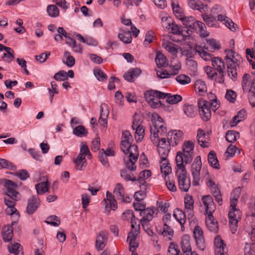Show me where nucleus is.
<instances>
[{
  "instance_id": "nucleus-41",
  "label": "nucleus",
  "mask_w": 255,
  "mask_h": 255,
  "mask_svg": "<svg viewBox=\"0 0 255 255\" xmlns=\"http://www.w3.org/2000/svg\"><path fill=\"white\" fill-rule=\"evenodd\" d=\"M48 182H40L35 185V189L38 194H42L48 191Z\"/></svg>"
},
{
  "instance_id": "nucleus-46",
  "label": "nucleus",
  "mask_w": 255,
  "mask_h": 255,
  "mask_svg": "<svg viewBox=\"0 0 255 255\" xmlns=\"http://www.w3.org/2000/svg\"><path fill=\"white\" fill-rule=\"evenodd\" d=\"M0 166L2 168L15 170L16 166L11 162L3 158H0Z\"/></svg>"
},
{
  "instance_id": "nucleus-13",
  "label": "nucleus",
  "mask_w": 255,
  "mask_h": 255,
  "mask_svg": "<svg viewBox=\"0 0 255 255\" xmlns=\"http://www.w3.org/2000/svg\"><path fill=\"white\" fill-rule=\"evenodd\" d=\"M193 234L197 247L200 250L204 251L206 246L203 237V232L201 228L198 226H196L194 230Z\"/></svg>"
},
{
  "instance_id": "nucleus-22",
  "label": "nucleus",
  "mask_w": 255,
  "mask_h": 255,
  "mask_svg": "<svg viewBox=\"0 0 255 255\" xmlns=\"http://www.w3.org/2000/svg\"><path fill=\"white\" fill-rule=\"evenodd\" d=\"M141 73V70L138 68L130 69L125 73L124 78L128 82H132L133 79L139 76Z\"/></svg>"
},
{
  "instance_id": "nucleus-8",
  "label": "nucleus",
  "mask_w": 255,
  "mask_h": 255,
  "mask_svg": "<svg viewBox=\"0 0 255 255\" xmlns=\"http://www.w3.org/2000/svg\"><path fill=\"white\" fill-rule=\"evenodd\" d=\"M177 170L176 174L178 178V184L180 189L183 192H187L190 187V180L188 178L186 170L180 169Z\"/></svg>"
},
{
  "instance_id": "nucleus-29",
  "label": "nucleus",
  "mask_w": 255,
  "mask_h": 255,
  "mask_svg": "<svg viewBox=\"0 0 255 255\" xmlns=\"http://www.w3.org/2000/svg\"><path fill=\"white\" fill-rule=\"evenodd\" d=\"M195 52H197L200 56L205 61H212V59L213 58L212 55L204 50L201 46L196 45Z\"/></svg>"
},
{
  "instance_id": "nucleus-7",
  "label": "nucleus",
  "mask_w": 255,
  "mask_h": 255,
  "mask_svg": "<svg viewBox=\"0 0 255 255\" xmlns=\"http://www.w3.org/2000/svg\"><path fill=\"white\" fill-rule=\"evenodd\" d=\"M199 113L201 119L205 122L208 121L211 117V110L209 102L200 98L198 101Z\"/></svg>"
},
{
  "instance_id": "nucleus-2",
  "label": "nucleus",
  "mask_w": 255,
  "mask_h": 255,
  "mask_svg": "<svg viewBox=\"0 0 255 255\" xmlns=\"http://www.w3.org/2000/svg\"><path fill=\"white\" fill-rule=\"evenodd\" d=\"M202 202L205 207L206 212L208 214L206 219V225L211 232L217 233L218 232V222L213 216V213L216 209V206L213 198L209 195L204 196L202 198Z\"/></svg>"
},
{
  "instance_id": "nucleus-17",
  "label": "nucleus",
  "mask_w": 255,
  "mask_h": 255,
  "mask_svg": "<svg viewBox=\"0 0 255 255\" xmlns=\"http://www.w3.org/2000/svg\"><path fill=\"white\" fill-rule=\"evenodd\" d=\"M169 142L172 146H176L182 140L183 132L180 130L170 131L166 135Z\"/></svg>"
},
{
  "instance_id": "nucleus-32",
  "label": "nucleus",
  "mask_w": 255,
  "mask_h": 255,
  "mask_svg": "<svg viewBox=\"0 0 255 255\" xmlns=\"http://www.w3.org/2000/svg\"><path fill=\"white\" fill-rule=\"evenodd\" d=\"M114 194L116 197L119 200L124 199L125 195L124 188L123 185L120 183H117L114 190Z\"/></svg>"
},
{
  "instance_id": "nucleus-24",
  "label": "nucleus",
  "mask_w": 255,
  "mask_h": 255,
  "mask_svg": "<svg viewBox=\"0 0 255 255\" xmlns=\"http://www.w3.org/2000/svg\"><path fill=\"white\" fill-rule=\"evenodd\" d=\"M184 204L186 212L190 215H192L194 208V200L193 197L186 194L184 197Z\"/></svg>"
},
{
  "instance_id": "nucleus-34",
  "label": "nucleus",
  "mask_w": 255,
  "mask_h": 255,
  "mask_svg": "<svg viewBox=\"0 0 255 255\" xmlns=\"http://www.w3.org/2000/svg\"><path fill=\"white\" fill-rule=\"evenodd\" d=\"M118 37L122 41L126 44L130 43L132 39L131 33L129 30L125 31L122 33H119Z\"/></svg>"
},
{
  "instance_id": "nucleus-10",
  "label": "nucleus",
  "mask_w": 255,
  "mask_h": 255,
  "mask_svg": "<svg viewBox=\"0 0 255 255\" xmlns=\"http://www.w3.org/2000/svg\"><path fill=\"white\" fill-rule=\"evenodd\" d=\"M194 154L178 151L176 156V162L178 169L186 170L185 165L190 163L193 158Z\"/></svg>"
},
{
  "instance_id": "nucleus-19",
  "label": "nucleus",
  "mask_w": 255,
  "mask_h": 255,
  "mask_svg": "<svg viewBox=\"0 0 255 255\" xmlns=\"http://www.w3.org/2000/svg\"><path fill=\"white\" fill-rule=\"evenodd\" d=\"M109 115L108 106L105 103H102L100 106V116L98 120L99 123L103 127H107V118Z\"/></svg>"
},
{
  "instance_id": "nucleus-27",
  "label": "nucleus",
  "mask_w": 255,
  "mask_h": 255,
  "mask_svg": "<svg viewBox=\"0 0 255 255\" xmlns=\"http://www.w3.org/2000/svg\"><path fill=\"white\" fill-rule=\"evenodd\" d=\"M208 160L210 165L213 168L220 169V164L215 151L213 150L210 151L208 154Z\"/></svg>"
},
{
  "instance_id": "nucleus-58",
  "label": "nucleus",
  "mask_w": 255,
  "mask_h": 255,
  "mask_svg": "<svg viewBox=\"0 0 255 255\" xmlns=\"http://www.w3.org/2000/svg\"><path fill=\"white\" fill-rule=\"evenodd\" d=\"M186 64L188 66V68L195 72L197 70V63L195 60L193 59H191L189 58H187L186 59Z\"/></svg>"
},
{
  "instance_id": "nucleus-35",
  "label": "nucleus",
  "mask_w": 255,
  "mask_h": 255,
  "mask_svg": "<svg viewBox=\"0 0 255 255\" xmlns=\"http://www.w3.org/2000/svg\"><path fill=\"white\" fill-rule=\"evenodd\" d=\"M173 216L181 225H183L185 224L186 215L182 210L177 209L176 211L174 212Z\"/></svg>"
},
{
  "instance_id": "nucleus-54",
  "label": "nucleus",
  "mask_w": 255,
  "mask_h": 255,
  "mask_svg": "<svg viewBox=\"0 0 255 255\" xmlns=\"http://www.w3.org/2000/svg\"><path fill=\"white\" fill-rule=\"evenodd\" d=\"M176 81L181 85H186L190 83L191 79L189 77L184 74H181L176 78Z\"/></svg>"
},
{
  "instance_id": "nucleus-28",
  "label": "nucleus",
  "mask_w": 255,
  "mask_h": 255,
  "mask_svg": "<svg viewBox=\"0 0 255 255\" xmlns=\"http://www.w3.org/2000/svg\"><path fill=\"white\" fill-rule=\"evenodd\" d=\"M7 248L10 254H13L14 255H23L22 248L19 243L10 244Z\"/></svg>"
},
{
  "instance_id": "nucleus-43",
  "label": "nucleus",
  "mask_w": 255,
  "mask_h": 255,
  "mask_svg": "<svg viewBox=\"0 0 255 255\" xmlns=\"http://www.w3.org/2000/svg\"><path fill=\"white\" fill-rule=\"evenodd\" d=\"M189 6L193 9L198 10L200 11L203 9V4L199 0H190L188 2Z\"/></svg>"
},
{
  "instance_id": "nucleus-50",
  "label": "nucleus",
  "mask_w": 255,
  "mask_h": 255,
  "mask_svg": "<svg viewBox=\"0 0 255 255\" xmlns=\"http://www.w3.org/2000/svg\"><path fill=\"white\" fill-rule=\"evenodd\" d=\"M99 158L102 164L106 167L109 168L110 164L108 162V158L105 155V150L104 149H101L99 153Z\"/></svg>"
},
{
  "instance_id": "nucleus-53",
  "label": "nucleus",
  "mask_w": 255,
  "mask_h": 255,
  "mask_svg": "<svg viewBox=\"0 0 255 255\" xmlns=\"http://www.w3.org/2000/svg\"><path fill=\"white\" fill-rule=\"evenodd\" d=\"M228 216L229 219L239 220L241 218L242 214L240 210L236 208L230 209Z\"/></svg>"
},
{
  "instance_id": "nucleus-26",
  "label": "nucleus",
  "mask_w": 255,
  "mask_h": 255,
  "mask_svg": "<svg viewBox=\"0 0 255 255\" xmlns=\"http://www.w3.org/2000/svg\"><path fill=\"white\" fill-rule=\"evenodd\" d=\"M195 90L200 95H203L207 92V86L204 81L197 80L194 84Z\"/></svg>"
},
{
  "instance_id": "nucleus-6",
  "label": "nucleus",
  "mask_w": 255,
  "mask_h": 255,
  "mask_svg": "<svg viewBox=\"0 0 255 255\" xmlns=\"http://www.w3.org/2000/svg\"><path fill=\"white\" fill-rule=\"evenodd\" d=\"M202 167L201 157L197 156L191 165V172L193 178V185L197 186L199 184L200 179V171Z\"/></svg>"
},
{
  "instance_id": "nucleus-33",
  "label": "nucleus",
  "mask_w": 255,
  "mask_h": 255,
  "mask_svg": "<svg viewBox=\"0 0 255 255\" xmlns=\"http://www.w3.org/2000/svg\"><path fill=\"white\" fill-rule=\"evenodd\" d=\"M161 235L164 237H166L168 241H170L174 235V231L170 227L168 226L166 223H164L163 227V231L161 232Z\"/></svg>"
},
{
  "instance_id": "nucleus-39",
  "label": "nucleus",
  "mask_w": 255,
  "mask_h": 255,
  "mask_svg": "<svg viewBox=\"0 0 255 255\" xmlns=\"http://www.w3.org/2000/svg\"><path fill=\"white\" fill-rule=\"evenodd\" d=\"M73 133L77 136L82 137L86 136L88 132L83 126H78L73 129Z\"/></svg>"
},
{
  "instance_id": "nucleus-23",
  "label": "nucleus",
  "mask_w": 255,
  "mask_h": 255,
  "mask_svg": "<svg viewBox=\"0 0 255 255\" xmlns=\"http://www.w3.org/2000/svg\"><path fill=\"white\" fill-rule=\"evenodd\" d=\"M181 248L183 252L186 255H189L191 253V247L190 243V237L189 236L185 235L182 238L181 242Z\"/></svg>"
},
{
  "instance_id": "nucleus-64",
  "label": "nucleus",
  "mask_w": 255,
  "mask_h": 255,
  "mask_svg": "<svg viewBox=\"0 0 255 255\" xmlns=\"http://www.w3.org/2000/svg\"><path fill=\"white\" fill-rule=\"evenodd\" d=\"M145 196L146 192L140 190L135 192L133 197L136 201L139 202L143 200Z\"/></svg>"
},
{
  "instance_id": "nucleus-45",
  "label": "nucleus",
  "mask_w": 255,
  "mask_h": 255,
  "mask_svg": "<svg viewBox=\"0 0 255 255\" xmlns=\"http://www.w3.org/2000/svg\"><path fill=\"white\" fill-rule=\"evenodd\" d=\"M194 144L191 141H188L184 143L183 146V152L187 153L194 154Z\"/></svg>"
},
{
  "instance_id": "nucleus-51",
  "label": "nucleus",
  "mask_w": 255,
  "mask_h": 255,
  "mask_svg": "<svg viewBox=\"0 0 255 255\" xmlns=\"http://www.w3.org/2000/svg\"><path fill=\"white\" fill-rule=\"evenodd\" d=\"M51 89H48V92L50 96V102L52 103L54 97V94H58L59 93V90L58 89L57 85L55 81H52L51 82Z\"/></svg>"
},
{
  "instance_id": "nucleus-20",
  "label": "nucleus",
  "mask_w": 255,
  "mask_h": 255,
  "mask_svg": "<svg viewBox=\"0 0 255 255\" xmlns=\"http://www.w3.org/2000/svg\"><path fill=\"white\" fill-rule=\"evenodd\" d=\"M213 66L219 72L221 76L226 75L224 70L225 68V63L223 60L218 57H213L212 61Z\"/></svg>"
},
{
  "instance_id": "nucleus-47",
  "label": "nucleus",
  "mask_w": 255,
  "mask_h": 255,
  "mask_svg": "<svg viewBox=\"0 0 255 255\" xmlns=\"http://www.w3.org/2000/svg\"><path fill=\"white\" fill-rule=\"evenodd\" d=\"M47 220L45 221V223L51 226L57 227L60 224L59 218L55 215H51L47 218Z\"/></svg>"
},
{
  "instance_id": "nucleus-3",
  "label": "nucleus",
  "mask_w": 255,
  "mask_h": 255,
  "mask_svg": "<svg viewBox=\"0 0 255 255\" xmlns=\"http://www.w3.org/2000/svg\"><path fill=\"white\" fill-rule=\"evenodd\" d=\"M225 57L227 67V73L229 77L235 81L237 79V66H239L243 61L242 57L234 51L229 49L225 50Z\"/></svg>"
},
{
  "instance_id": "nucleus-11",
  "label": "nucleus",
  "mask_w": 255,
  "mask_h": 255,
  "mask_svg": "<svg viewBox=\"0 0 255 255\" xmlns=\"http://www.w3.org/2000/svg\"><path fill=\"white\" fill-rule=\"evenodd\" d=\"M158 213V208L151 207L145 208L142 212H140L141 216H143L140 220V223L143 229H145L147 223H149L154 217V214L157 215Z\"/></svg>"
},
{
  "instance_id": "nucleus-5",
  "label": "nucleus",
  "mask_w": 255,
  "mask_h": 255,
  "mask_svg": "<svg viewBox=\"0 0 255 255\" xmlns=\"http://www.w3.org/2000/svg\"><path fill=\"white\" fill-rule=\"evenodd\" d=\"M128 153H129V155L124 158L125 165L130 171H135L136 169L135 163L136 162L138 157L137 146L135 144H131L129 150L126 152V154Z\"/></svg>"
},
{
  "instance_id": "nucleus-30",
  "label": "nucleus",
  "mask_w": 255,
  "mask_h": 255,
  "mask_svg": "<svg viewBox=\"0 0 255 255\" xmlns=\"http://www.w3.org/2000/svg\"><path fill=\"white\" fill-rule=\"evenodd\" d=\"M248 100L250 104L255 107V79L252 80L249 90Z\"/></svg>"
},
{
  "instance_id": "nucleus-38",
  "label": "nucleus",
  "mask_w": 255,
  "mask_h": 255,
  "mask_svg": "<svg viewBox=\"0 0 255 255\" xmlns=\"http://www.w3.org/2000/svg\"><path fill=\"white\" fill-rule=\"evenodd\" d=\"M168 29H171V32L173 34L176 35H182L183 30H182V26L177 25L174 23H168L167 24Z\"/></svg>"
},
{
  "instance_id": "nucleus-21",
  "label": "nucleus",
  "mask_w": 255,
  "mask_h": 255,
  "mask_svg": "<svg viewBox=\"0 0 255 255\" xmlns=\"http://www.w3.org/2000/svg\"><path fill=\"white\" fill-rule=\"evenodd\" d=\"M197 139L198 143L202 147L206 148L209 147L208 138L205 131L201 128H199L197 130Z\"/></svg>"
},
{
  "instance_id": "nucleus-40",
  "label": "nucleus",
  "mask_w": 255,
  "mask_h": 255,
  "mask_svg": "<svg viewBox=\"0 0 255 255\" xmlns=\"http://www.w3.org/2000/svg\"><path fill=\"white\" fill-rule=\"evenodd\" d=\"M239 137V133L234 130H228L226 134V139L229 142H234Z\"/></svg>"
},
{
  "instance_id": "nucleus-16",
  "label": "nucleus",
  "mask_w": 255,
  "mask_h": 255,
  "mask_svg": "<svg viewBox=\"0 0 255 255\" xmlns=\"http://www.w3.org/2000/svg\"><path fill=\"white\" fill-rule=\"evenodd\" d=\"M17 223V221H12L11 225L4 226L2 229L1 236L3 241L5 243L10 242L13 236L12 226Z\"/></svg>"
},
{
  "instance_id": "nucleus-15",
  "label": "nucleus",
  "mask_w": 255,
  "mask_h": 255,
  "mask_svg": "<svg viewBox=\"0 0 255 255\" xmlns=\"http://www.w3.org/2000/svg\"><path fill=\"white\" fill-rule=\"evenodd\" d=\"M176 17L180 19L182 21L183 24L185 26L186 28H187L188 29L186 30V33L188 34H190L189 33V31H191V30H195L196 28V24L195 18L193 16L190 17H182L180 15H176Z\"/></svg>"
},
{
  "instance_id": "nucleus-31",
  "label": "nucleus",
  "mask_w": 255,
  "mask_h": 255,
  "mask_svg": "<svg viewBox=\"0 0 255 255\" xmlns=\"http://www.w3.org/2000/svg\"><path fill=\"white\" fill-rule=\"evenodd\" d=\"M184 113L189 118H194L197 114V109L195 106L187 105L184 107Z\"/></svg>"
},
{
  "instance_id": "nucleus-59",
  "label": "nucleus",
  "mask_w": 255,
  "mask_h": 255,
  "mask_svg": "<svg viewBox=\"0 0 255 255\" xmlns=\"http://www.w3.org/2000/svg\"><path fill=\"white\" fill-rule=\"evenodd\" d=\"M95 76L97 77V79L100 81H104L107 78V76L100 69H95L94 70Z\"/></svg>"
},
{
  "instance_id": "nucleus-62",
  "label": "nucleus",
  "mask_w": 255,
  "mask_h": 255,
  "mask_svg": "<svg viewBox=\"0 0 255 255\" xmlns=\"http://www.w3.org/2000/svg\"><path fill=\"white\" fill-rule=\"evenodd\" d=\"M203 20L205 21L207 24L209 26H213L216 21V18L213 16H210L207 14H202Z\"/></svg>"
},
{
  "instance_id": "nucleus-1",
  "label": "nucleus",
  "mask_w": 255,
  "mask_h": 255,
  "mask_svg": "<svg viewBox=\"0 0 255 255\" xmlns=\"http://www.w3.org/2000/svg\"><path fill=\"white\" fill-rule=\"evenodd\" d=\"M144 98L148 105L152 108H157L161 105L159 99H166V102L171 105L176 104L182 101V97L179 95H172L159 91L150 90L144 93Z\"/></svg>"
},
{
  "instance_id": "nucleus-37",
  "label": "nucleus",
  "mask_w": 255,
  "mask_h": 255,
  "mask_svg": "<svg viewBox=\"0 0 255 255\" xmlns=\"http://www.w3.org/2000/svg\"><path fill=\"white\" fill-rule=\"evenodd\" d=\"M155 61L158 67H164L167 64L165 56L160 52L157 53Z\"/></svg>"
},
{
  "instance_id": "nucleus-49",
  "label": "nucleus",
  "mask_w": 255,
  "mask_h": 255,
  "mask_svg": "<svg viewBox=\"0 0 255 255\" xmlns=\"http://www.w3.org/2000/svg\"><path fill=\"white\" fill-rule=\"evenodd\" d=\"M210 98H211L210 100L211 103L209 102L210 108H211L213 111L215 112L219 108L220 104L218 102L215 95L212 93H210Z\"/></svg>"
},
{
  "instance_id": "nucleus-25",
  "label": "nucleus",
  "mask_w": 255,
  "mask_h": 255,
  "mask_svg": "<svg viewBox=\"0 0 255 255\" xmlns=\"http://www.w3.org/2000/svg\"><path fill=\"white\" fill-rule=\"evenodd\" d=\"M76 169L79 170H84L87 165V160L81 154H79L76 158L74 160Z\"/></svg>"
},
{
  "instance_id": "nucleus-55",
  "label": "nucleus",
  "mask_w": 255,
  "mask_h": 255,
  "mask_svg": "<svg viewBox=\"0 0 255 255\" xmlns=\"http://www.w3.org/2000/svg\"><path fill=\"white\" fill-rule=\"evenodd\" d=\"M133 230H134V231H131L129 232L128 234V238H127V241H136V236L138 233V230L139 229V225H134V228H132Z\"/></svg>"
},
{
  "instance_id": "nucleus-9",
  "label": "nucleus",
  "mask_w": 255,
  "mask_h": 255,
  "mask_svg": "<svg viewBox=\"0 0 255 255\" xmlns=\"http://www.w3.org/2000/svg\"><path fill=\"white\" fill-rule=\"evenodd\" d=\"M4 187L6 190V195L9 198L15 201H17L20 199L19 193L16 191L17 185L15 183L9 179H5Z\"/></svg>"
},
{
  "instance_id": "nucleus-12",
  "label": "nucleus",
  "mask_w": 255,
  "mask_h": 255,
  "mask_svg": "<svg viewBox=\"0 0 255 255\" xmlns=\"http://www.w3.org/2000/svg\"><path fill=\"white\" fill-rule=\"evenodd\" d=\"M214 243L215 255H227L226 245L220 236L215 238Z\"/></svg>"
},
{
  "instance_id": "nucleus-52",
  "label": "nucleus",
  "mask_w": 255,
  "mask_h": 255,
  "mask_svg": "<svg viewBox=\"0 0 255 255\" xmlns=\"http://www.w3.org/2000/svg\"><path fill=\"white\" fill-rule=\"evenodd\" d=\"M228 216L229 219L239 220L241 218L242 214L240 210L236 208L230 209Z\"/></svg>"
},
{
  "instance_id": "nucleus-14",
  "label": "nucleus",
  "mask_w": 255,
  "mask_h": 255,
  "mask_svg": "<svg viewBox=\"0 0 255 255\" xmlns=\"http://www.w3.org/2000/svg\"><path fill=\"white\" fill-rule=\"evenodd\" d=\"M40 200L38 197L33 195L30 196L27 200L26 212L28 215H32L40 206Z\"/></svg>"
},
{
  "instance_id": "nucleus-48",
  "label": "nucleus",
  "mask_w": 255,
  "mask_h": 255,
  "mask_svg": "<svg viewBox=\"0 0 255 255\" xmlns=\"http://www.w3.org/2000/svg\"><path fill=\"white\" fill-rule=\"evenodd\" d=\"M103 202L106 204L105 212L108 215L110 214L111 210H115L117 208V204L116 200H115V202L114 201L109 202V206L108 205V203L105 199H104Z\"/></svg>"
},
{
  "instance_id": "nucleus-56",
  "label": "nucleus",
  "mask_w": 255,
  "mask_h": 255,
  "mask_svg": "<svg viewBox=\"0 0 255 255\" xmlns=\"http://www.w3.org/2000/svg\"><path fill=\"white\" fill-rule=\"evenodd\" d=\"M196 24L200 29V35L201 37H206L209 35V33L205 30L206 27L204 23L201 21H197L196 22Z\"/></svg>"
},
{
  "instance_id": "nucleus-57",
  "label": "nucleus",
  "mask_w": 255,
  "mask_h": 255,
  "mask_svg": "<svg viewBox=\"0 0 255 255\" xmlns=\"http://www.w3.org/2000/svg\"><path fill=\"white\" fill-rule=\"evenodd\" d=\"M53 78L56 81H65L68 79V76L66 72L60 70L55 74Z\"/></svg>"
},
{
  "instance_id": "nucleus-18",
  "label": "nucleus",
  "mask_w": 255,
  "mask_h": 255,
  "mask_svg": "<svg viewBox=\"0 0 255 255\" xmlns=\"http://www.w3.org/2000/svg\"><path fill=\"white\" fill-rule=\"evenodd\" d=\"M108 233L106 231L100 232L97 237L95 247L98 251H102L108 241Z\"/></svg>"
},
{
  "instance_id": "nucleus-44",
  "label": "nucleus",
  "mask_w": 255,
  "mask_h": 255,
  "mask_svg": "<svg viewBox=\"0 0 255 255\" xmlns=\"http://www.w3.org/2000/svg\"><path fill=\"white\" fill-rule=\"evenodd\" d=\"M170 150V148H168V146L166 148L162 147H159V148H158V152L162 162L167 160V157L168 155Z\"/></svg>"
},
{
  "instance_id": "nucleus-4",
  "label": "nucleus",
  "mask_w": 255,
  "mask_h": 255,
  "mask_svg": "<svg viewBox=\"0 0 255 255\" xmlns=\"http://www.w3.org/2000/svg\"><path fill=\"white\" fill-rule=\"evenodd\" d=\"M157 117V119L152 121V127H150V138L153 143L158 140L159 136H164L167 133L166 124L162 118L158 115Z\"/></svg>"
},
{
  "instance_id": "nucleus-63",
  "label": "nucleus",
  "mask_w": 255,
  "mask_h": 255,
  "mask_svg": "<svg viewBox=\"0 0 255 255\" xmlns=\"http://www.w3.org/2000/svg\"><path fill=\"white\" fill-rule=\"evenodd\" d=\"M144 129L142 126L136 129L135 132V138L137 141H141L144 137Z\"/></svg>"
},
{
  "instance_id": "nucleus-61",
  "label": "nucleus",
  "mask_w": 255,
  "mask_h": 255,
  "mask_svg": "<svg viewBox=\"0 0 255 255\" xmlns=\"http://www.w3.org/2000/svg\"><path fill=\"white\" fill-rule=\"evenodd\" d=\"M157 142H158L157 144L158 148H159V147L166 148L168 146V148H170V146H172L169 142V139H168L167 141L166 138L164 137H161L160 139H159V137L158 140L156 142H154L153 143Z\"/></svg>"
},
{
  "instance_id": "nucleus-42",
  "label": "nucleus",
  "mask_w": 255,
  "mask_h": 255,
  "mask_svg": "<svg viewBox=\"0 0 255 255\" xmlns=\"http://www.w3.org/2000/svg\"><path fill=\"white\" fill-rule=\"evenodd\" d=\"M47 12L48 15L52 17H55L59 15V10L56 5L51 4L48 5Z\"/></svg>"
},
{
  "instance_id": "nucleus-60",
  "label": "nucleus",
  "mask_w": 255,
  "mask_h": 255,
  "mask_svg": "<svg viewBox=\"0 0 255 255\" xmlns=\"http://www.w3.org/2000/svg\"><path fill=\"white\" fill-rule=\"evenodd\" d=\"M14 175L21 180H25L29 177V174L25 169L19 170L18 171L15 172Z\"/></svg>"
},
{
  "instance_id": "nucleus-36",
  "label": "nucleus",
  "mask_w": 255,
  "mask_h": 255,
  "mask_svg": "<svg viewBox=\"0 0 255 255\" xmlns=\"http://www.w3.org/2000/svg\"><path fill=\"white\" fill-rule=\"evenodd\" d=\"M122 217L124 220H129V219H131L132 228H134V224H135L136 222L134 221L135 216L132 210H128L126 211L125 212L123 213Z\"/></svg>"
}]
</instances>
